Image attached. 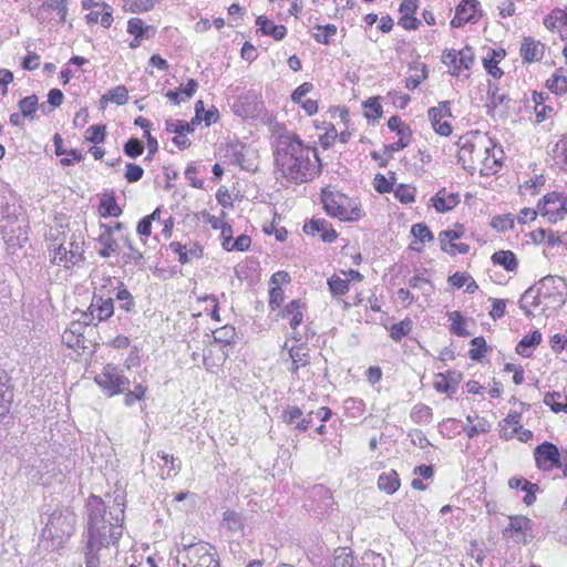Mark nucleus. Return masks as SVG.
<instances>
[{"mask_svg": "<svg viewBox=\"0 0 567 567\" xmlns=\"http://www.w3.org/2000/svg\"><path fill=\"white\" fill-rule=\"evenodd\" d=\"M538 293H543V299L561 307L567 300V284L561 277L545 276L538 284Z\"/></svg>", "mask_w": 567, "mask_h": 567, "instance_id": "6e6552de", "label": "nucleus"}, {"mask_svg": "<svg viewBox=\"0 0 567 567\" xmlns=\"http://www.w3.org/2000/svg\"><path fill=\"white\" fill-rule=\"evenodd\" d=\"M364 107L367 110L365 116L368 118L377 120L382 116V106L379 102V97L369 99L364 103Z\"/></svg>", "mask_w": 567, "mask_h": 567, "instance_id": "052dcab7", "label": "nucleus"}, {"mask_svg": "<svg viewBox=\"0 0 567 567\" xmlns=\"http://www.w3.org/2000/svg\"><path fill=\"white\" fill-rule=\"evenodd\" d=\"M256 24L259 27L258 31L265 35L272 37L277 41L282 40L287 34L285 25H277L264 16L257 18Z\"/></svg>", "mask_w": 567, "mask_h": 567, "instance_id": "4be33fe9", "label": "nucleus"}, {"mask_svg": "<svg viewBox=\"0 0 567 567\" xmlns=\"http://www.w3.org/2000/svg\"><path fill=\"white\" fill-rule=\"evenodd\" d=\"M477 420L476 424H473L471 426H465L464 431L466 432L468 437H474L480 433H486L491 429V424L485 419H481L478 416H475Z\"/></svg>", "mask_w": 567, "mask_h": 567, "instance_id": "4d7b16f0", "label": "nucleus"}, {"mask_svg": "<svg viewBox=\"0 0 567 567\" xmlns=\"http://www.w3.org/2000/svg\"><path fill=\"white\" fill-rule=\"evenodd\" d=\"M105 538H100L97 534L91 536V540H87L84 547L85 565L86 567H100V558L97 553L105 547L103 543Z\"/></svg>", "mask_w": 567, "mask_h": 567, "instance_id": "6ab92c4d", "label": "nucleus"}, {"mask_svg": "<svg viewBox=\"0 0 567 567\" xmlns=\"http://www.w3.org/2000/svg\"><path fill=\"white\" fill-rule=\"evenodd\" d=\"M223 524L231 532H238L243 528V517L234 511L224 513Z\"/></svg>", "mask_w": 567, "mask_h": 567, "instance_id": "c03bdc74", "label": "nucleus"}, {"mask_svg": "<svg viewBox=\"0 0 567 567\" xmlns=\"http://www.w3.org/2000/svg\"><path fill=\"white\" fill-rule=\"evenodd\" d=\"M176 560L181 567H219L215 549L207 543L184 545Z\"/></svg>", "mask_w": 567, "mask_h": 567, "instance_id": "39448f33", "label": "nucleus"}, {"mask_svg": "<svg viewBox=\"0 0 567 567\" xmlns=\"http://www.w3.org/2000/svg\"><path fill=\"white\" fill-rule=\"evenodd\" d=\"M289 357L292 361L291 372L297 374L300 367H306L309 364V355L308 350L305 347H297L289 351Z\"/></svg>", "mask_w": 567, "mask_h": 567, "instance_id": "473e14b6", "label": "nucleus"}, {"mask_svg": "<svg viewBox=\"0 0 567 567\" xmlns=\"http://www.w3.org/2000/svg\"><path fill=\"white\" fill-rule=\"evenodd\" d=\"M480 2L477 0H462L456 8L454 18L451 21L453 28H461L474 19Z\"/></svg>", "mask_w": 567, "mask_h": 567, "instance_id": "4468645a", "label": "nucleus"}, {"mask_svg": "<svg viewBox=\"0 0 567 567\" xmlns=\"http://www.w3.org/2000/svg\"><path fill=\"white\" fill-rule=\"evenodd\" d=\"M75 525L76 515L71 508H56L49 515L42 536L51 538L56 545H61L73 535Z\"/></svg>", "mask_w": 567, "mask_h": 567, "instance_id": "20e7f679", "label": "nucleus"}, {"mask_svg": "<svg viewBox=\"0 0 567 567\" xmlns=\"http://www.w3.org/2000/svg\"><path fill=\"white\" fill-rule=\"evenodd\" d=\"M87 508V540H91L93 534L100 538H105V547L111 543H116L122 536V522L124 519V509L120 503L113 501L112 505L95 495H91L86 504Z\"/></svg>", "mask_w": 567, "mask_h": 567, "instance_id": "7ed1b4c3", "label": "nucleus"}, {"mask_svg": "<svg viewBox=\"0 0 567 567\" xmlns=\"http://www.w3.org/2000/svg\"><path fill=\"white\" fill-rule=\"evenodd\" d=\"M199 123V117H193L190 122H185L181 120H167L165 122V126L167 132L176 134V136L173 138V143L179 150H186L190 146V141L185 135L186 133H193L195 131L196 125H198Z\"/></svg>", "mask_w": 567, "mask_h": 567, "instance_id": "9d476101", "label": "nucleus"}, {"mask_svg": "<svg viewBox=\"0 0 567 567\" xmlns=\"http://www.w3.org/2000/svg\"><path fill=\"white\" fill-rule=\"evenodd\" d=\"M11 401L12 393L9 390V377L6 371L0 370V417L9 412Z\"/></svg>", "mask_w": 567, "mask_h": 567, "instance_id": "393cba45", "label": "nucleus"}, {"mask_svg": "<svg viewBox=\"0 0 567 567\" xmlns=\"http://www.w3.org/2000/svg\"><path fill=\"white\" fill-rule=\"evenodd\" d=\"M450 319L453 321L451 324V331L454 332L458 337H467L471 333L465 330L464 326V318L461 315L460 311H453L449 313Z\"/></svg>", "mask_w": 567, "mask_h": 567, "instance_id": "49530a36", "label": "nucleus"}, {"mask_svg": "<svg viewBox=\"0 0 567 567\" xmlns=\"http://www.w3.org/2000/svg\"><path fill=\"white\" fill-rule=\"evenodd\" d=\"M302 417V411L298 406H288L282 414V420L287 424H297Z\"/></svg>", "mask_w": 567, "mask_h": 567, "instance_id": "774afa93", "label": "nucleus"}, {"mask_svg": "<svg viewBox=\"0 0 567 567\" xmlns=\"http://www.w3.org/2000/svg\"><path fill=\"white\" fill-rule=\"evenodd\" d=\"M394 181V177L388 179L384 175L377 174L373 181V186L378 193L385 194L393 189Z\"/></svg>", "mask_w": 567, "mask_h": 567, "instance_id": "13d9d810", "label": "nucleus"}, {"mask_svg": "<svg viewBox=\"0 0 567 567\" xmlns=\"http://www.w3.org/2000/svg\"><path fill=\"white\" fill-rule=\"evenodd\" d=\"M103 231L100 234L97 241L102 246L99 255L103 258H107L112 252H116L118 250V244L113 238V228L109 225H102Z\"/></svg>", "mask_w": 567, "mask_h": 567, "instance_id": "412c9836", "label": "nucleus"}, {"mask_svg": "<svg viewBox=\"0 0 567 567\" xmlns=\"http://www.w3.org/2000/svg\"><path fill=\"white\" fill-rule=\"evenodd\" d=\"M83 259V249L76 241H71L69 247L60 244L54 248L52 262L58 266L71 268Z\"/></svg>", "mask_w": 567, "mask_h": 567, "instance_id": "9b49d317", "label": "nucleus"}, {"mask_svg": "<svg viewBox=\"0 0 567 567\" xmlns=\"http://www.w3.org/2000/svg\"><path fill=\"white\" fill-rule=\"evenodd\" d=\"M125 245L127 247V251L124 252V255H123L125 262L133 264L134 266L138 267L140 269H143L144 268L143 254L132 246L130 239L125 240Z\"/></svg>", "mask_w": 567, "mask_h": 567, "instance_id": "a19ab883", "label": "nucleus"}, {"mask_svg": "<svg viewBox=\"0 0 567 567\" xmlns=\"http://www.w3.org/2000/svg\"><path fill=\"white\" fill-rule=\"evenodd\" d=\"M494 265L502 266L506 271H516L518 267V260L515 254L511 250H498L491 257Z\"/></svg>", "mask_w": 567, "mask_h": 567, "instance_id": "b1692460", "label": "nucleus"}, {"mask_svg": "<svg viewBox=\"0 0 567 567\" xmlns=\"http://www.w3.org/2000/svg\"><path fill=\"white\" fill-rule=\"evenodd\" d=\"M115 297L117 300L123 301L121 308L124 309L125 311L130 312L135 307L132 293L124 288V284L122 281H118V287Z\"/></svg>", "mask_w": 567, "mask_h": 567, "instance_id": "79ce46f5", "label": "nucleus"}, {"mask_svg": "<svg viewBox=\"0 0 567 567\" xmlns=\"http://www.w3.org/2000/svg\"><path fill=\"white\" fill-rule=\"evenodd\" d=\"M91 306L92 310L95 311L99 322L109 319L114 313V301L112 297H104L103 295L94 292Z\"/></svg>", "mask_w": 567, "mask_h": 567, "instance_id": "a211bd4d", "label": "nucleus"}, {"mask_svg": "<svg viewBox=\"0 0 567 567\" xmlns=\"http://www.w3.org/2000/svg\"><path fill=\"white\" fill-rule=\"evenodd\" d=\"M411 234L422 244L432 241L434 239L432 231L425 224H414L411 228Z\"/></svg>", "mask_w": 567, "mask_h": 567, "instance_id": "864d4df0", "label": "nucleus"}, {"mask_svg": "<svg viewBox=\"0 0 567 567\" xmlns=\"http://www.w3.org/2000/svg\"><path fill=\"white\" fill-rule=\"evenodd\" d=\"M388 127L396 132V134L401 137H411V130L410 127L402 122V120L398 115H393L388 121Z\"/></svg>", "mask_w": 567, "mask_h": 567, "instance_id": "09e8293b", "label": "nucleus"}, {"mask_svg": "<svg viewBox=\"0 0 567 567\" xmlns=\"http://www.w3.org/2000/svg\"><path fill=\"white\" fill-rule=\"evenodd\" d=\"M274 154L278 171L296 184L311 182L321 173L317 150L303 144L296 135H280Z\"/></svg>", "mask_w": 567, "mask_h": 567, "instance_id": "f257e3e1", "label": "nucleus"}, {"mask_svg": "<svg viewBox=\"0 0 567 567\" xmlns=\"http://www.w3.org/2000/svg\"><path fill=\"white\" fill-rule=\"evenodd\" d=\"M106 136L105 125H92L86 130L85 138L93 144L103 143Z\"/></svg>", "mask_w": 567, "mask_h": 567, "instance_id": "3c124183", "label": "nucleus"}, {"mask_svg": "<svg viewBox=\"0 0 567 567\" xmlns=\"http://www.w3.org/2000/svg\"><path fill=\"white\" fill-rule=\"evenodd\" d=\"M378 486L381 491L388 494L395 493L400 487L399 474L395 471L380 474L378 478Z\"/></svg>", "mask_w": 567, "mask_h": 567, "instance_id": "cd10ccee", "label": "nucleus"}, {"mask_svg": "<svg viewBox=\"0 0 567 567\" xmlns=\"http://www.w3.org/2000/svg\"><path fill=\"white\" fill-rule=\"evenodd\" d=\"M457 146L458 162L470 174H474L476 171L482 176L496 173L499 158L495 154L496 145L487 133L468 132L460 137Z\"/></svg>", "mask_w": 567, "mask_h": 567, "instance_id": "f03ea898", "label": "nucleus"}, {"mask_svg": "<svg viewBox=\"0 0 567 567\" xmlns=\"http://www.w3.org/2000/svg\"><path fill=\"white\" fill-rule=\"evenodd\" d=\"M313 30H317V32L312 33L313 39L322 44H330L333 40V38L337 34V27L332 23H328L326 25H316Z\"/></svg>", "mask_w": 567, "mask_h": 567, "instance_id": "c756f323", "label": "nucleus"}, {"mask_svg": "<svg viewBox=\"0 0 567 567\" xmlns=\"http://www.w3.org/2000/svg\"><path fill=\"white\" fill-rule=\"evenodd\" d=\"M144 175V169L135 164V163H127L126 164V173L125 178L128 183H136L138 182Z\"/></svg>", "mask_w": 567, "mask_h": 567, "instance_id": "69168bd1", "label": "nucleus"}, {"mask_svg": "<svg viewBox=\"0 0 567 567\" xmlns=\"http://www.w3.org/2000/svg\"><path fill=\"white\" fill-rule=\"evenodd\" d=\"M530 530V519L523 515L511 517L509 525L505 528L504 535L508 533H525Z\"/></svg>", "mask_w": 567, "mask_h": 567, "instance_id": "c9c22d12", "label": "nucleus"}, {"mask_svg": "<svg viewBox=\"0 0 567 567\" xmlns=\"http://www.w3.org/2000/svg\"><path fill=\"white\" fill-rule=\"evenodd\" d=\"M349 198L340 193L326 192L322 193V204L326 213L340 220L353 221L361 218V209L358 206L348 208Z\"/></svg>", "mask_w": 567, "mask_h": 567, "instance_id": "423d86ee", "label": "nucleus"}, {"mask_svg": "<svg viewBox=\"0 0 567 567\" xmlns=\"http://www.w3.org/2000/svg\"><path fill=\"white\" fill-rule=\"evenodd\" d=\"M545 51V45L530 37L523 38L519 49L520 56L524 62L532 63L539 61Z\"/></svg>", "mask_w": 567, "mask_h": 567, "instance_id": "2eb2a0df", "label": "nucleus"}, {"mask_svg": "<svg viewBox=\"0 0 567 567\" xmlns=\"http://www.w3.org/2000/svg\"><path fill=\"white\" fill-rule=\"evenodd\" d=\"M394 195L402 204H410L415 200V188L409 185L400 184L394 189Z\"/></svg>", "mask_w": 567, "mask_h": 567, "instance_id": "603ef678", "label": "nucleus"}, {"mask_svg": "<svg viewBox=\"0 0 567 567\" xmlns=\"http://www.w3.org/2000/svg\"><path fill=\"white\" fill-rule=\"evenodd\" d=\"M148 27H144V22L140 18H132L127 22V32L136 38H143Z\"/></svg>", "mask_w": 567, "mask_h": 567, "instance_id": "0e129e2a", "label": "nucleus"}, {"mask_svg": "<svg viewBox=\"0 0 567 567\" xmlns=\"http://www.w3.org/2000/svg\"><path fill=\"white\" fill-rule=\"evenodd\" d=\"M458 52L456 50H445L442 54V62L452 68L451 74L460 75L461 66L458 63Z\"/></svg>", "mask_w": 567, "mask_h": 567, "instance_id": "a18cd8bd", "label": "nucleus"}, {"mask_svg": "<svg viewBox=\"0 0 567 567\" xmlns=\"http://www.w3.org/2000/svg\"><path fill=\"white\" fill-rule=\"evenodd\" d=\"M547 87L556 94H564L567 92V78L564 75H553L547 80Z\"/></svg>", "mask_w": 567, "mask_h": 567, "instance_id": "5fc2aeb1", "label": "nucleus"}, {"mask_svg": "<svg viewBox=\"0 0 567 567\" xmlns=\"http://www.w3.org/2000/svg\"><path fill=\"white\" fill-rule=\"evenodd\" d=\"M539 212L543 216H547L550 223H557L558 220H563L567 215V206H565L564 202H561L560 206L555 207V210H549V208H540Z\"/></svg>", "mask_w": 567, "mask_h": 567, "instance_id": "6e6d98bb", "label": "nucleus"}, {"mask_svg": "<svg viewBox=\"0 0 567 567\" xmlns=\"http://www.w3.org/2000/svg\"><path fill=\"white\" fill-rule=\"evenodd\" d=\"M505 101H508V97L504 93H499L497 86L492 89L489 85L488 90V106L496 109L498 105L503 104Z\"/></svg>", "mask_w": 567, "mask_h": 567, "instance_id": "338daca9", "label": "nucleus"}, {"mask_svg": "<svg viewBox=\"0 0 567 567\" xmlns=\"http://www.w3.org/2000/svg\"><path fill=\"white\" fill-rule=\"evenodd\" d=\"M236 336L235 328L231 326H224L219 329H216L213 332V337L215 342L224 343L225 346L230 344Z\"/></svg>", "mask_w": 567, "mask_h": 567, "instance_id": "37998d69", "label": "nucleus"}, {"mask_svg": "<svg viewBox=\"0 0 567 567\" xmlns=\"http://www.w3.org/2000/svg\"><path fill=\"white\" fill-rule=\"evenodd\" d=\"M95 382L110 396L124 392L130 385V380L112 364H107L101 373L95 375Z\"/></svg>", "mask_w": 567, "mask_h": 567, "instance_id": "0eeeda50", "label": "nucleus"}, {"mask_svg": "<svg viewBox=\"0 0 567 567\" xmlns=\"http://www.w3.org/2000/svg\"><path fill=\"white\" fill-rule=\"evenodd\" d=\"M431 202L437 213H447L460 204V195L447 193L442 188L431 198Z\"/></svg>", "mask_w": 567, "mask_h": 567, "instance_id": "f3484780", "label": "nucleus"}, {"mask_svg": "<svg viewBox=\"0 0 567 567\" xmlns=\"http://www.w3.org/2000/svg\"><path fill=\"white\" fill-rule=\"evenodd\" d=\"M412 330V321L406 318L398 323H394L390 328V337L394 341H400L403 337L408 336Z\"/></svg>", "mask_w": 567, "mask_h": 567, "instance_id": "58836bf2", "label": "nucleus"}, {"mask_svg": "<svg viewBox=\"0 0 567 567\" xmlns=\"http://www.w3.org/2000/svg\"><path fill=\"white\" fill-rule=\"evenodd\" d=\"M542 342V333L535 330L530 336L524 337L516 346V352L525 358L532 355V349Z\"/></svg>", "mask_w": 567, "mask_h": 567, "instance_id": "bb28decb", "label": "nucleus"}, {"mask_svg": "<svg viewBox=\"0 0 567 567\" xmlns=\"http://www.w3.org/2000/svg\"><path fill=\"white\" fill-rule=\"evenodd\" d=\"M100 208L102 210V216H113L118 217L122 214V209L117 205L115 197L113 194H111L107 197H104L101 200Z\"/></svg>", "mask_w": 567, "mask_h": 567, "instance_id": "4c0bfd02", "label": "nucleus"}, {"mask_svg": "<svg viewBox=\"0 0 567 567\" xmlns=\"http://www.w3.org/2000/svg\"><path fill=\"white\" fill-rule=\"evenodd\" d=\"M501 437L511 440L522 430V414L518 412H509L507 416L499 423Z\"/></svg>", "mask_w": 567, "mask_h": 567, "instance_id": "aec40b11", "label": "nucleus"}, {"mask_svg": "<svg viewBox=\"0 0 567 567\" xmlns=\"http://www.w3.org/2000/svg\"><path fill=\"white\" fill-rule=\"evenodd\" d=\"M355 558L352 550L347 547H339L334 550L332 567H354Z\"/></svg>", "mask_w": 567, "mask_h": 567, "instance_id": "7c9ffc66", "label": "nucleus"}, {"mask_svg": "<svg viewBox=\"0 0 567 567\" xmlns=\"http://www.w3.org/2000/svg\"><path fill=\"white\" fill-rule=\"evenodd\" d=\"M505 56V51H492L491 59L485 58L483 61L484 68L495 79H499L503 75V71L497 66L499 59Z\"/></svg>", "mask_w": 567, "mask_h": 567, "instance_id": "72a5a7b5", "label": "nucleus"}, {"mask_svg": "<svg viewBox=\"0 0 567 567\" xmlns=\"http://www.w3.org/2000/svg\"><path fill=\"white\" fill-rule=\"evenodd\" d=\"M23 117L34 118V113L38 106V96L35 94L23 97L18 103Z\"/></svg>", "mask_w": 567, "mask_h": 567, "instance_id": "e433bc0d", "label": "nucleus"}, {"mask_svg": "<svg viewBox=\"0 0 567 567\" xmlns=\"http://www.w3.org/2000/svg\"><path fill=\"white\" fill-rule=\"evenodd\" d=\"M471 344L475 348L470 350V358L474 361H480L488 350L485 339L483 337H475L472 339Z\"/></svg>", "mask_w": 567, "mask_h": 567, "instance_id": "de8ad7c7", "label": "nucleus"}, {"mask_svg": "<svg viewBox=\"0 0 567 567\" xmlns=\"http://www.w3.org/2000/svg\"><path fill=\"white\" fill-rule=\"evenodd\" d=\"M458 52V63L461 69L470 70L474 63V52L473 49L466 45L464 49L457 51Z\"/></svg>", "mask_w": 567, "mask_h": 567, "instance_id": "e2e57ef3", "label": "nucleus"}, {"mask_svg": "<svg viewBox=\"0 0 567 567\" xmlns=\"http://www.w3.org/2000/svg\"><path fill=\"white\" fill-rule=\"evenodd\" d=\"M565 199V194L559 192H551L546 194L543 199L538 203V209L540 208H549V205L560 206L561 202Z\"/></svg>", "mask_w": 567, "mask_h": 567, "instance_id": "680f3d73", "label": "nucleus"}, {"mask_svg": "<svg viewBox=\"0 0 567 567\" xmlns=\"http://www.w3.org/2000/svg\"><path fill=\"white\" fill-rule=\"evenodd\" d=\"M157 456L164 461L166 466H168L167 476L176 475L181 471V462L173 455L165 452H158Z\"/></svg>", "mask_w": 567, "mask_h": 567, "instance_id": "bf43d9fd", "label": "nucleus"}, {"mask_svg": "<svg viewBox=\"0 0 567 567\" xmlns=\"http://www.w3.org/2000/svg\"><path fill=\"white\" fill-rule=\"evenodd\" d=\"M303 231L307 235H320L322 241L332 243L337 239L338 234L332 228L331 224L322 218H312L303 225Z\"/></svg>", "mask_w": 567, "mask_h": 567, "instance_id": "ddd939ff", "label": "nucleus"}, {"mask_svg": "<svg viewBox=\"0 0 567 567\" xmlns=\"http://www.w3.org/2000/svg\"><path fill=\"white\" fill-rule=\"evenodd\" d=\"M82 7L84 10H94L95 8H102L103 9V13H102V18H101V24L104 27V28H110L112 22H113V17H112V8L111 6L106 4L105 2H95L94 0H83L82 1Z\"/></svg>", "mask_w": 567, "mask_h": 567, "instance_id": "c85d7f7f", "label": "nucleus"}, {"mask_svg": "<svg viewBox=\"0 0 567 567\" xmlns=\"http://www.w3.org/2000/svg\"><path fill=\"white\" fill-rule=\"evenodd\" d=\"M68 2L69 0H44L42 6L38 9V12L35 13V17L38 20H41V13L44 10H52L55 11L59 16V22L64 23L66 21L68 16Z\"/></svg>", "mask_w": 567, "mask_h": 567, "instance_id": "5701e85b", "label": "nucleus"}, {"mask_svg": "<svg viewBox=\"0 0 567 567\" xmlns=\"http://www.w3.org/2000/svg\"><path fill=\"white\" fill-rule=\"evenodd\" d=\"M427 113L434 131L442 136H449L452 127L449 122H442V118L446 115L451 116L450 102H441L439 106L431 107Z\"/></svg>", "mask_w": 567, "mask_h": 567, "instance_id": "f8f14e48", "label": "nucleus"}, {"mask_svg": "<svg viewBox=\"0 0 567 567\" xmlns=\"http://www.w3.org/2000/svg\"><path fill=\"white\" fill-rule=\"evenodd\" d=\"M534 458L537 468L542 471H551L563 467L558 447L547 441L535 447Z\"/></svg>", "mask_w": 567, "mask_h": 567, "instance_id": "1a4fd4ad", "label": "nucleus"}, {"mask_svg": "<svg viewBox=\"0 0 567 567\" xmlns=\"http://www.w3.org/2000/svg\"><path fill=\"white\" fill-rule=\"evenodd\" d=\"M127 89L124 85H118L103 94L100 100V104L101 107L104 109L109 102L115 103L117 105H124L127 103Z\"/></svg>", "mask_w": 567, "mask_h": 567, "instance_id": "a878e982", "label": "nucleus"}, {"mask_svg": "<svg viewBox=\"0 0 567 567\" xmlns=\"http://www.w3.org/2000/svg\"><path fill=\"white\" fill-rule=\"evenodd\" d=\"M161 0H123V9L132 13L150 11Z\"/></svg>", "mask_w": 567, "mask_h": 567, "instance_id": "2f4dec72", "label": "nucleus"}, {"mask_svg": "<svg viewBox=\"0 0 567 567\" xmlns=\"http://www.w3.org/2000/svg\"><path fill=\"white\" fill-rule=\"evenodd\" d=\"M328 286L333 297L342 296L349 291V279H342L334 275L328 279Z\"/></svg>", "mask_w": 567, "mask_h": 567, "instance_id": "ea45409f", "label": "nucleus"}, {"mask_svg": "<svg viewBox=\"0 0 567 567\" xmlns=\"http://www.w3.org/2000/svg\"><path fill=\"white\" fill-rule=\"evenodd\" d=\"M124 154L131 158H136L144 152V144L138 138H130L123 147Z\"/></svg>", "mask_w": 567, "mask_h": 567, "instance_id": "8fccbe9b", "label": "nucleus"}, {"mask_svg": "<svg viewBox=\"0 0 567 567\" xmlns=\"http://www.w3.org/2000/svg\"><path fill=\"white\" fill-rule=\"evenodd\" d=\"M169 248L178 255V261L181 264H188L194 258L199 259L203 257V248L196 243H192L188 245H183L178 241H173L169 244Z\"/></svg>", "mask_w": 567, "mask_h": 567, "instance_id": "dca6fc26", "label": "nucleus"}, {"mask_svg": "<svg viewBox=\"0 0 567 567\" xmlns=\"http://www.w3.org/2000/svg\"><path fill=\"white\" fill-rule=\"evenodd\" d=\"M464 234V227L457 225L454 229L443 230L439 234V240L443 251H449L447 245L460 239Z\"/></svg>", "mask_w": 567, "mask_h": 567, "instance_id": "f704fd0d", "label": "nucleus"}]
</instances>
